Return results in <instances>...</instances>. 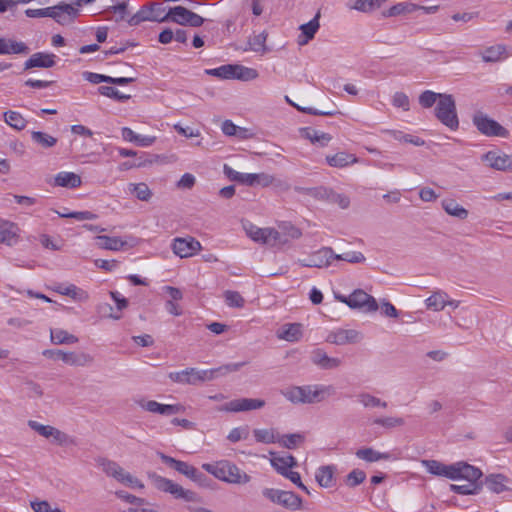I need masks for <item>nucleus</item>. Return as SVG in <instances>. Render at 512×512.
<instances>
[{
  "mask_svg": "<svg viewBox=\"0 0 512 512\" xmlns=\"http://www.w3.org/2000/svg\"><path fill=\"white\" fill-rule=\"evenodd\" d=\"M331 395L334 393L333 386H292L281 391V394L290 402L298 403H317L324 399V394Z\"/></svg>",
  "mask_w": 512,
  "mask_h": 512,
  "instance_id": "obj_1",
  "label": "nucleus"
},
{
  "mask_svg": "<svg viewBox=\"0 0 512 512\" xmlns=\"http://www.w3.org/2000/svg\"><path fill=\"white\" fill-rule=\"evenodd\" d=\"M147 477L152 482L154 487L159 491H162L165 493H170L175 498H177V499L181 498L188 502L199 501L197 493H195L194 491H191V490H185L179 484H176L172 480L158 475L154 471H148Z\"/></svg>",
  "mask_w": 512,
  "mask_h": 512,
  "instance_id": "obj_2",
  "label": "nucleus"
},
{
  "mask_svg": "<svg viewBox=\"0 0 512 512\" xmlns=\"http://www.w3.org/2000/svg\"><path fill=\"white\" fill-rule=\"evenodd\" d=\"M434 114L437 120L449 129L455 131L459 128L456 102L452 94H442L440 101L436 104Z\"/></svg>",
  "mask_w": 512,
  "mask_h": 512,
  "instance_id": "obj_3",
  "label": "nucleus"
},
{
  "mask_svg": "<svg viewBox=\"0 0 512 512\" xmlns=\"http://www.w3.org/2000/svg\"><path fill=\"white\" fill-rule=\"evenodd\" d=\"M205 73L220 79H236L241 81L254 80L259 75L256 69L240 64H225L217 68L206 69Z\"/></svg>",
  "mask_w": 512,
  "mask_h": 512,
  "instance_id": "obj_4",
  "label": "nucleus"
},
{
  "mask_svg": "<svg viewBox=\"0 0 512 512\" xmlns=\"http://www.w3.org/2000/svg\"><path fill=\"white\" fill-rule=\"evenodd\" d=\"M472 123L479 133L487 137L508 138L510 135L505 127L482 111H476L473 114Z\"/></svg>",
  "mask_w": 512,
  "mask_h": 512,
  "instance_id": "obj_5",
  "label": "nucleus"
},
{
  "mask_svg": "<svg viewBox=\"0 0 512 512\" xmlns=\"http://www.w3.org/2000/svg\"><path fill=\"white\" fill-rule=\"evenodd\" d=\"M262 494L271 502L281 505L291 511H296L302 508V498L292 491L265 488L262 491Z\"/></svg>",
  "mask_w": 512,
  "mask_h": 512,
  "instance_id": "obj_6",
  "label": "nucleus"
},
{
  "mask_svg": "<svg viewBox=\"0 0 512 512\" xmlns=\"http://www.w3.org/2000/svg\"><path fill=\"white\" fill-rule=\"evenodd\" d=\"M43 356L53 360H62L65 364L71 366H86L93 362V357L90 354L84 352H64L60 349L44 350Z\"/></svg>",
  "mask_w": 512,
  "mask_h": 512,
  "instance_id": "obj_7",
  "label": "nucleus"
},
{
  "mask_svg": "<svg viewBox=\"0 0 512 512\" xmlns=\"http://www.w3.org/2000/svg\"><path fill=\"white\" fill-rule=\"evenodd\" d=\"M45 11V17L54 19L60 25H65L74 21L78 15V10L71 4L65 2H60L52 7H46Z\"/></svg>",
  "mask_w": 512,
  "mask_h": 512,
  "instance_id": "obj_8",
  "label": "nucleus"
},
{
  "mask_svg": "<svg viewBox=\"0 0 512 512\" xmlns=\"http://www.w3.org/2000/svg\"><path fill=\"white\" fill-rule=\"evenodd\" d=\"M348 307L351 309H364L366 312L378 310L376 299L362 289H356L349 295Z\"/></svg>",
  "mask_w": 512,
  "mask_h": 512,
  "instance_id": "obj_9",
  "label": "nucleus"
},
{
  "mask_svg": "<svg viewBox=\"0 0 512 512\" xmlns=\"http://www.w3.org/2000/svg\"><path fill=\"white\" fill-rule=\"evenodd\" d=\"M245 365V362L239 363H229L222 365L217 368L209 369V370H198L196 369V377H197V385L211 381L219 376L226 375L227 373L236 372L240 370Z\"/></svg>",
  "mask_w": 512,
  "mask_h": 512,
  "instance_id": "obj_10",
  "label": "nucleus"
},
{
  "mask_svg": "<svg viewBox=\"0 0 512 512\" xmlns=\"http://www.w3.org/2000/svg\"><path fill=\"white\" fill-rule=\"evenodd\" d=\"M265 404L266 402L263 399L239 398L231 400L230 402L221 406L218 410L226 412H244L261 409L265 406Z\"/></svg>",
  "mask_w": 512,
  "mask_h": 512,
  "instance_id": "obj_11",
  "label": "nucleus"
},
{
  "mask_svg": "<svg viewBox=\"0 0 512 512\" xmlns=\"http://www.w3.org/2000/svg\"><path fill=\"white\" fill-rule=\"evenodd\" d=\"M335 257L336 253L331 247H322L314 252L308 260H298V263L303 267L323 268L329 266Z\"/></svg>",
  "mask_w": 512,
  "mask_h": 512,
  "instance_id": "obj_12",
  "label": "nucleus"
},
{
  "mask_svg": "<svg viewBox=\"0 0 512 512\" xmlns=\"http://www.w3.org/2000/svg\"><path fill=\"white\" fill-rule=\"evenodd\" d=\"M201 248V243L191 236L175 238L172 243L173 252L181 258L191 257Z\"/></svg>",
  "mask_w": 512,
  "mask_h": 512,
  "instance_id": "obj_13",
  "label": "nucleus"
},
{
  "mask_svg": "<svg viewBox=\"0 0 512 512\" xmlns=\"http://www.w3.org/2000/svg\"><path fill=\"white\" fill-rule=\"evenodd\" d=\"M481 160L498 171H512V155L500 154L498 151H488L482 155Z\"/></svg>",
  "mask_w": 512,
  "mask_h": 512,
  "instance_id": "obj_14",
  "label": "nucleus"
},
{
  "mask_svg": "<svg viewBox=\"0 0 512 512\" xmlns=\"http://www.w3.org/2000/svg\"><path fill=\"white\" fill-rule=\"evenodd\" d=\"M276 233L278 235H273V246L285 245L290 239H299L302 236V231L291 222H281Z\"/></svg>",
  "mask_w": 512,
  "mask_h": 512,
  "instance_id": "obj_15",
  "label": "nucleus"
},
{
  "mask_svg": "<svg viewBox=\"0 0 512 512\" xmlns=\"http://www.w3.org/2000/svg\"><path fill=\"white\" fill-rule=\"evenodd\" d=\"M20 228L14 222L0 219V243L13 246L19 241Z\"/></svg>",
  "mask_w": 512,
  "mask_h": 512,
  "instance_id": "obj_16",
  "label": "nucleus"
},
{
  "mask_svg": "<svg viewBox=\"0 0 512 512\" xmlns=\"http://www.w3.org/2000/svg\"><path fill=\"white\" fill-rule=\"evenodd\" d=\"M56 55L53 53L36 52L24 63V71L32 68H51L56 65Z\"/></svg>",
  "mask_w": 512,
  "mask_h": 512,
  "instance_id": "obj_17",
  "label": "nucleus"
},
{
  "mask_svg": "<svg viewBox=\"0 0 512 512\" xmlns=\"http://www.w3.org/2000/svg\"><path fill=\"white\" fill-rule=\"evenodd\" d=\"M361 339L360 333L353 329H338L331 332L327 337V342L336 345L354 344Z\"/></svg>",
  "mask_w": 512,
  "mask_h": 512,
  "instance_id": "obj_18",
  "label": "nucleus"
},
{
  "mask_svg": "<svg viewBox=\"0 0 512 512\" xmlns=\"http://www.w3.org/2000/svg\"><path fill=\"white\" fill-rule=\"evenodd\" d=\"M319 19L320 11H318L314 18L311 19L309 22L300 25L299 29L301 31V34L299 35L297 41L300 46L306 45L315 37V34L320 28Z\"/></svg>",
  "mask_w": 512,
  "mask_h": 512,
  "instance_id": "obj_19",
  "label": "nucleus"
},
{
  "mask_svg": "<svg viewBox=\"0 0 512 512\" xmlns=\"http://www.w3.org/2000/svg\"><path fill=\"white\" fill-rule=\"evenodd\" d=\"M245 230L253 241L269 245H273V235H278L274 228H259L252 224Z\"/></svg>",
  "mask_w": 512,
  "mask_h": 512,
  "instance_id": "obj_20",
  "label": "nucleus"
},
{
  "mask_svg": "<svg viewBox=\"0 0 512 512\" xmlns=\"http://www.w3.org/2000/svg\"><path fill=\"white\" fill-rule=\"evenodd\" d=\"M311 361L321 369L329 370L340 366L339 358L329 357L323 349H315L311 353Z\"/></svg>",
  "mask_w": 512,
  "mask_h": 512,
  "instance_id": "obj_21",
  "label": "nucleus"
},
{
  "mask_svg": "<svg viewBox=\"0 0 512 512\" xmlns=\"http://www.w3.org/2000/svg\"><path fill=\"white\" fill-rule=\"evenodd\" d=\"M30 48L24 42H18L11 38L0 37V55L24 54L27 55Z\"/></svg>",
  "mask_w": 512,
  "mask_h": 512,
  "instance_id": "obj_22",
  "label": "nucleus"
},
{
  "mask_svg": "<svg viewBox=\"0 0 512 512\" xmlns=\"http://www.w3.org/2000/svg\"><path fill=\"white\" fill-rule=\"evenodd\" d=\"M190 10L183 6L169 8L168 12L161 18L162 22H173L181 26H187L189 23Z\"/></svg>",
  "mask_w": 512,
  "mask_h": 512,
  "instance_id": "obj_23",
  "label": "nucleus"
},
{
  "mask_svg": "<svg viewBox=\"0 0 512 512\" xmlns=\"http://www.w3.org/2000/svg\"><path fill=\"white\" fill-rule=\"evenodd\" d=\"M509 481V478L504 474H489L485 477L483 485L485 484L491 492L499 494L510 490V488L507 486Z\"/></svg>",
  "mask_w": 512,
  "mask_h": 512,
  "instance_id": "obj_24",
  "label": "nucleus"
},
{
  "mask_svg": "<svg viewBox=\"0 0 512 512\" xmlns=\"http://www.w3.org/2000/svg\"><path fill=\"white\" fill-rule=\"evenodd\" d=\"M280 339L297 342L303 336V325L301 323H288L284 324L277 332Z\"/></svg>",
  "mask_w": 512,
  "mask_h": 512,
  "instance_id": "obj_25",
  "label": "nucleus"
},
{
  "mask_svg": "<svg viewBox=\"0 0 512 512\" xmlns=\"http://www.w3.org/2000/svg\"><path fill=\"white\" fill-rule=\"evenodd\" d=\"M142 407L149 412L167 416L177 414L183 411V406L180 404H161L154 400L147 401L145 404H142Z\"/></svg>",
  "mask_w": 512,
  "mask_h": 512,
  "instance_id": "obj_26",
  "label": "nucleus"
},
{
  "mask_svg": "<svg viewBox=\"0 0 512 512\" xmlns=\"http://www.w3.org/2000/svg\"><path fill=\"white\" fill-rule=\"evenodd\" d=\"M460 470V479L466 480L469 483L479 484L483 488V480H481L483 473L481 469L467 462L460 461Z\"/></svg>",
  "mask_w": 512,
  "mask_h": 512,
  "instance_id": "obj_27",
  "label": "nucleus"
},
{
  "mask_svg": "<svg viewBox=\"0 0 512 512\" xmlns=\"http://www.w3.org/2000/svg\"><path fill=\"white\" fill-rule=\"evenodd\" d=\"M97 245L101 249L119 251L125 249L126 246L133 247V244H128L127 241L122 240L120 237L100 235L96 237Z\"/></svg>",
  "mask_w": 512,
  "mask_h": 512,
  "instance_id": "obj_28",
  "label": "nucleus"
},
{
  "mask_svg": "<svg viewBox=\"0 0 512 512\" xmlns=\"http://www.w3.org/2000/svg\"><path fill=\"white\" fill-rule=\"evenodd\" d=\"M299 133L303 138L311 141L313 144H318L321 147L327 146L331 141L332 136L329 133L317 131L310 127H302Z\"/></svg>",
  "mask_w": 512,
  "mask_h": 512,
  "instance_id": "obj_29",
  "label": "nucleus"
},
{
  "mask_svg": "<svg viewBox=\"0 0 512 512\" xmlns=\"http://www.w3.org/2000/svg\"><path fill=\"white\" fill-rule=\"evenodd\" d=\"M335 470L334 465L320 466L315 473V479L319 486L323 488L333 487L335 485Z\"/></svg>",
  "mask_w": 512,
  "mask_h": 512,
  "instance_id": "obj_30",
  "label": "nucleus"
},
{
  "mask_svg": "<svg viewBox=\"0 0 512 512\" xmlns=\"http://www.w3.org/2000/svg\"><path fill=\"white\" fill-rule=\"evenodd\" d=\"M157 455L165 465L186 477H188V475L194 468V466L188 464L187 462L177 460L171 456L164 454L163 452L158 451Z\"/></svg>",
  "mask_w": 512,
  "mask_h": 512,
  "instance_id": "obj_31",
  "label": "nucleus"
},
{
  "mask_svg": "<svg viewBox=\"0 0 512 512\" xmlns=\"http://www.w3.org/2000/svg\"><path fill=\"white\" fill-rule=\"evenodd\" d=\"M226 465V482L233 484H245L251 480V477L234 463L227 461Z\"/></svg>",
  "mask_w": 512,
  "mask_h": 512,
  "instance_id": "obj_32",
  "label": "nucleus"
},
{
  "mask_svg": "<svg viewBox=\"0 0 512 512\" xmlns=\"http://www.w3.org/2000/svg\"><path fill=\"white\" fill-rule=\"evenodd\" d=\"M81 184V177L74 172H59L54 178V186L73 189Z\"/></svg>",
  "mask_w": 512,
  "mask_h": 512,
  "instance_id": "obj_33",
  "label": "nucleus"
},
{
  "mask_svg": "<svg viewBox=\"0 0 512 512\" xmlns=\"http://www.w3.org/2000/svg\"><path fill=\"white\" fill-rule=\"evenodd\" d=\"M355 455L358 459L364 460L369 463L377 462L379 460H389L391 458L388 452H378L371 447L359 448Z\"/></svg>",
  "mask_w": 512,
  "mask_h": 512,
  "instance_id": "obj_34",
  "label": "nucleus"
},
{
  "mask_svg": "<svg viewBox=\"0 0 512 512\" xmlns=\"http://www.w3.org/2000/svg\"><path fill=\"white\" fill-rule=\"evenodd\" d=\"M196 368H186L182 371L170 372L169 379L173 382L188 385H197Z\"/></svg>",
  "mask_w": 512,
  "mask_h": 512,
  "instance_id": "obj_35",
  "label": "nucleus"
},
{
  "mask_svg": "<svg viewBox=\"0 0 512 512\" xmlns=\"http://www.w3.org/2000/svg\"><path fill=\"white\" fill-rule=\"evenodd\" d=\"M151 7H148L147 4L142 6L140 10H138L133 16L128 20V24L130 26H137L144 21H153L162 23L161 18H158L157 15H151Z\"/></svg>",
  "mask_w": 512,
  "mask_h": 512,
  "instance_id": "obj_36",
  "label": "nucleus"
},
{
  "mask_svg": "<svg viewBox=\"0 0 512 512\" xmlns=\"http://www.w3.org/2000/svg\"><path fill=\"white\" fill-rule=\"evenodd\" d=\"M326 161L331 167H345L357 161V158L353 154L346 152H338L334 155L326 156Z\"/></svg>",
  "mask_w": 512,
  "mask_h": 512,
  "instance_id": "obj_37",
  "label": "nucleus"
},
{
  "mask_svg": "<svg viewBox=\"0 0 512 512\" xmlns=\"http://www.w3.org/2000/svg\"><path fill=\"white\" fill-rule=\"evenodd\" d=\"M505 53V45H495L485 48L483 51L480 52V55L484 62L495 63L500 61Z\"/></svg>",
  "mask_w": 512,
  "mask_h": 512,
  "instance_id": "obj_38",
  "label": "nucleus"
},
{
  "mask_svg": "<svg viewBox=\"0 0 512 512\" xmlns=\"http://www.w3.org/2000/svg\"><path fill=\"white\" fill-rule=\"evenodd\" d=\"M442 208L451 216L464 220L468 217V210L460 206L454 199H444Z\"/></svg>",
  "mask_w": 512,
  "mask_h": 512,
  "instance_id": "obj_39",
  "label": "nucleus"
},
{
  "mask_svg": "<svg viewBox=\"0 0 512 512\" xmlns=\"http://www.w3.org/2000/svg\"><path fill=\"white\" fill-rule=\"evenodd\" d=\"M420 5L410 3V2H402L397 3L390 7L386 12L383 13L385 17H392L402 14H410L417 10H419Z\"/></svg>",
  "mask_w": 512,
  "mask_h": 512,
  "instance_id": "obj_40",
  "label": "nucleus"
},
{
  "mask_svg": "<svg viewBox=\"0 0 512 512\" xmlns=\"http://www.w3.org/2000/svg\"><path fill=\"white\" fill-rule=\"evenodd\" d=\"M54 291L61 295L69 296L72 299L79 301L87 299L88 297L87 294L82 289L78 288L74 284H70L67 286H64L63 284H58L54 288Z\"/></svg>",
  "mask_w": 512,
  "mask_h": 512,
  "instance_id": "obj_41",
  "label": "nucleus"
},
{
  "mask_svg": "<svg viewBox=\"0 0 512 512\" xmlns=\"http://www.w3.org/2000/svg\"><path fill=\"white\" fill-rule=\"evenodd\" d=\"M305 436L301 433H292V434H284L282 436L278 435V441L282 447L293 450L296 449L299 445L304 443Z\"/></svg>",
  "mask_w": 512,
  "mask_h": 512,
  "instance_id": "obj_42",
  "label": "nucleus"
},
{
  "mask_svg": "<svg viewBox=\"0 0 512 512\" xmlns=\"http://www.w3.org/2000/svg\"><path fill=\"white\" fill-rule=\"evenodd\" d=\"M98 464L103 468V471L108 475L112 476L119 481V478L122 476L124 469L121 468L116 462L111 461L107 458H99L97 460Z\"/></svg>",
  "mask_w": 512,
  "mask_h": 512,
  "instance_id": "obj_43",
  "label": "nucleus"
},
{
  "mask_svg": "<svg viewBox=\"0 0 512 512\" xmlns=\"http://www.w3.org/2000/svg\"><path fill=\"white\" fill-rule=\"evenodd\" d=\"M51 341L56 345L61 344H75L78 342V338L62 329L51 330Z\"/></svg>",
  "mask_w": 512,
  "mask_h": 512,
  "instance_id": "obj_44",
  "label": "nucleus"
},
{
  "mask_svg": "<svg viewBox=\"0 0 512 512\" xmlns=\"http://www.w3.org/2000/svg\"><path fill=\"white\" fill-rule=\"evenodd\" d=\"M4 119L10 127L18 131L23 130L27 125L26 119L19 112L16 111L10 110L4 112Z\"/></svg>",
  "mask_w": 512,
  "mask_h": 512,
  "instance_id": "obj_45",
  "label": "nucleus"
},
{
  "mask_svg": "<svg viewBox=\"0 0 512 512\" xmlns=\"http://www.w3.org/2000/svg\"><path fill=\"white\" fill-rule=\"evenodd\" d=\"M227 460L217 462L216 464L204 463L202 468L212 474L217 479L226 482V465Z\"/></svg>",
  "mask_w": 512,
  "mask_h": 512,
  "instance_id": "obj_46",
  "label": "nucleus"
},
{
  "mask_svg": "<svg viewBox=\"0 0 512 512\" xmlns=\"http://www.w3.org/2000/svg\"><path fill=\"white\" fill-rule=\"evenodd\" d=\"M253 435L255 440L259 443L264 444H272L277 443L278 434L275 433V430L272 429H254Z\"/></svg>",
  "mask_w": 512,
  "mask_h": 512,
  "instance_id": "obj_47",
  "label": "nucleus"
},
{
  "mask_svg": "<svg viewBox=\"0 0 512 512\" xmlns=\"http://www.w3.org/2000/svg\"><path fill=\"white\" fill-rule=\"evenodd\" d=\"M358 402L366 408L381 407L386 408L388 406L386 401H382L369 393H360L357 395Z\"/></svg>",
  "mask_w": 512,
  "mask_h": 512,
  "instance_id": "obj_48",
  "label": "nucleus"
},
{
  "mask_svg": "<svg viewBox=\"0 0 512 512\" xmlns=\"http://www.w3.org/2000/svg\"><path fill=\"white\" fill-rule=\"evenodd\" d=\"M482 489L481 485L469 482L464 485L450 484V490L460 495H477Z\"/></svg>",
  "mask_w": 512,
  "mask_h": 512,
  "instance_id": "obj_49",
  "label": "nucleus"
},
{
  "mask_svg": "<svg viewBox=\"0 0 512 512\" xmlns=\"http://www.w3.org/2000/svg\"><path fill=\"white\" fill-rule=\"evenodd\" d=\"M295 192L299 194L309 195L318 200H324L325 196H327V187L318 186V187H301L295 186Z\"/></svg>",
  "mask_w": 512,
  "mask_h": 512,
  "instance_id": "obj_50",
  "label": "nucleus"
},
{
  "mask_svg": "<svg viewBox=\"0 0 512 512\" xmlns=\"http://www.w3.org/2000/svg\"><path fill=\"white\" fill-rule=\"evenodd\" d=\"M443 93H436L431 90L423 91L419 97L418 102L421 107L428 109L431 108L436 102L440 101Z\"/></svg>",
  "mask_w": 512,
  "mask_h": 512,
  "instance_id": "obj_51",
  "label": "nucleus"
},
{
  "mask_svg": "<svg viewBox=\"0 0 512 512\" xmlns=\"http://www.w3.org/2000/svg\"><path fill=\"white\" fill-rule=\"evenodd\" d=\"M31 138L43 148H51L57 143V138L41 131H33Z\"/></svg>",
  "mask_w": 512,
  "mask_h": 512,
  "instance_id": "obj_52",
  "label": "nucleus"
},
{
  "mask_svg": "<svg viewBox=\"0 0 512 512\" xmlns=\"http://www.w3.org/2000/svg\"><path fill=\"white\" fill-rule=\"evenodd\" d=\"M129 190L141 201H149L152 197V192L146 183H131L129 184Z\"/></svg>",
  "mask_w": 512,
  "mask_h": 512,
  "instance_id": "obj_53",
  "label": "nucleus"
},
{
  "mask_svg": "<svg viewBox=\"0 0 512 512\" xmlns=\"http://www.w3.org/2000/svg\"><path fill=\"white\" fill-rule=\"evenodd\" d=\"M327 196H325L324 200L338 204L340 208L346 209L350 205V199L348 196L344 194H340L335 192L333 189L327 188Z\"/></svg>",
  "mask_w": 512,
  "mask_h": 512,
  "instance_id": "obj_54",
  "label": "nucleus"
},
{
  "mask_svg": "<svg viewBox=\"0 0 512 512\" xmlns=\"http://www.w3.org/2000/svg\"><path fill=\"white\" fill-rule=\"evenodd\" d=\"M266 39H267V33L265 31L261 32L258 35H255L248 42L250 49L255 52H261L262 54L267 53L269 51V49L267 48V46L265 44Z\"/></svg>",
  "mask_w": 512,
  "mask_h": 512,
  "instance_id": "obj_55",
  "label": "nucleus"
},
{
  "mask_svg": "<svg viewBox=\"0 0 512 512\" xmlns=\"http://www.w3.org/2000/svg\"><path fill=\"white\" fill-rule=\"evenodd\" d=\"M98 93L100 95L109 97L111 99H114L118 102H126L130 99V95L122 94L120 93L116 88L112 86H100L98 87Z\"/></svg>",
  "mask_w": 512,
  "mask_h": 512,
  "instance_id": "obj_56",
  "label": "nucleus"
},
{
  "mask_svg": "<svg viewBox=\"0 0 512 512\" xmlns=\"http://www.w3.org/2000/svg\"><path fill=\"white\" fill-rule=\"evenodd\" d=\"M193 482L197 483L200 487L203 488H212V484L214 483L211 478H209L206 474L200 472L196 467L192 469L188 477Z\"/></svg>",
  "mask_w": 512,
  "mask_h": 512,
  "instance_id": "obj_57",
  "label": "nucleus"
},
{
  "mask_svg": "<svg viewBox=\"0 0 512 512\" xmlns=\"http://www.w3.org/2000/svg\"><path fill=\"white\" fill-rule=\"evenodd\" d=\"M365 479L366 473L363 470L356 468L347 474L345 484L350 488H355L363 483Z\"/></svg>",
  "mask_w": 512,
  "mask_h": 512,
  "instance_id": "obj_58",
  "label": "nucleus"
},
{
  "mask_svg": "<svg viewBox=\"0 0 512 512\" xmlns=\"http://www.w3.org/2000/svg\"><path fill=\"white\" fill-rule=\"evenodd\" d=\"M225 303L229 307L242 308L245 304L244 298L237 291L227 290L224 292Z\"/></svg>",
  "mask_w": 512,
  "mask_h": 512,
  "instance_id": "obj_59",
  "label": "nucleus"
},
{
  "mask_svg": "<svg viewBox=\"0 0 512 512\" xmlns=\"http://www.w3.org/2000/svg\"><path fill=\"white\" fill-rule=\"evenodd\" d=\"M372 423L381 425L387 429H392L395 427L403 426L405 424V421L401 417H379L375 418Z\"/></svg>",
  "mask_w": 512,
  "mask_h": 512,
  "instance_id": "obj_60",
  "label": "nucleus"
},
{
  "mask_svg": "<svg viewBox=\"0 0 512 512\" xmlns=\"http://www.w3.org/2000/svg\"><path fill=\"white\" fill-rule=\"evenodd\" d=\"M381 6L380 0H355L353 9L361 12H370Z\"/></svg>",
  "mask_w": 512,
  "mask_h": 512,
  "instance_id": "obj_61",
  "label": "nucleus"
},
{
  "mask_svg": "<svg viewBox=\"0 0 512 512\" xmlns=\"http://www.w3.org/2000/svg\"><path fill=\"white\" fill-rule=\"evenodd\" d=\"M445 296L446 294L434 293L426 300L427 307L435 311L442 310L446 306Z\"/></svg>",
  "mask_w": 512,
  "mask_h": 512,
  "instance_id": "obj_62",
  "label": "nucleus"
},
{
  "mask_svg": "<svg viewBox=\"0 0 512 512\" xmlns=\"http://www.w3.org/2000/svg\"><path fill=\"white\" fill-rule=\"evenodd\" d=\"M335 260L347 261L349 263H361L366 260L362 252L352 251L343 254H336Z\"/></svg>",
  "mask_w": 512,
  "mask_h": 512,
  "instance_id": "obj_63",
  "label": "nucleus"
},
{
  "mask_svg": "<svg viewBox=\"0 0 512 512\" xmlns=\"http://www.w3.org/2000/svg\"><path fill=\"white\" fill-rule=\"evenodd\" d=\"M272 455V458L270 459L271 466L282 476H284L285 472L287 471L286 467V461L284 459V456H280L276 454L275 452H270Z\"/></svg>",
  "mask_w": 512,
  "mask_h": 512,
  "instance_id": "obj_64",
  "label": "nucleus"
}]
</instances>
